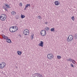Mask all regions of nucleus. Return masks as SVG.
Wrapping results in <instances>:
<instances>
[{
	"label": "nucleus",
	"mask_w": 77,
	"mask_h": 77,
	"mask_svg": "<svg viewBox=\"0 0 77 77\" xmlns=\"http://www.w3.org/2000/svg\"><path fill=\"white\" fill-rule=\"evenodd\" d=\"M7 17L6 14H2L0 16V19L2 21H5V20H6Z\"/></svg>",
	"instance_id": "1"
},
{
	"label": "nucleus",
	"mask_w": 77,
	"mask_h": 77,
	"mask_svg": "<svg viewBox=\"0 0 77 77\" xmlns=\"http://www.w3.org/2000/svg\"><path fill=\"white\" fill-rule=\"evenodd\" d=\"M73 36L72 35H70L67 38V41L69 42H71L73 39Z\"/></svg>",
	"instance_id": "2"
},
{
	"label": "nucleus",
	"mask_w": 77,
	"mask_h": 77,
	"mask_svg": "<svg viewBox=\"0 0 77 77\" xmlns=\"http://www.w3.org/2000/svg\"><path fill=\"white\" fill-rule=\"evenodd\" d=\"M23 33L24 35L26 36V35H29V30L27 29H26L24 30Z\"/></svg>",
	"instance_id": "3"
},
{
	"label": "nucleus",
	"mask_w": 77,
	"mask_h": 77,
	"mask_svg": "<svg viewBox=\"0 0 77 77\" xmlns=\"http://www.w3.org/2000/svg\"><path fill=\"white\" fill-rule=\"evenodd\" d=\"M47 57L48 59H52L53 58V55L52 54H49L48 55Z\"/></svg>",
	"instance_id": "4"
},
{
	"label": "nucleus",
	"mask_w": 77,
	"mask_h": 77,
	"mask_svg": "<svg viewBox=\"0 0 77 77\" xmlns=\"http://www.w3.org/2000/svg\"><path fill=\"white\" fill-rule=\"evenodd\" d=\"M41 35L43 36H44L46 35V31L45 30H42L40 32Z\"/></svg>",
	"instance_id": "5"
},
{
	"label": "nucleus",
	"mask_w": 77,
	"mask_h": 77,
	"mask_svg": "<svg viewBox=\"0 0 77 77\" xmlns=\"http://www.w3.org/2000/svg\"><path fill=\"white\" fill-rule=\"evenodd\" d=\"M5 66H6V63H5L4 62H2V64H0V69H2L4 67H5Z\"/></svg>",
	"instance_id": "6"
},
{
	"label": "nucleus",
	"mask_w": 77,
	"mask_h": 77,
	"mask_svg": "<svg viewBox=\"0 0 77 77\" xmlns=\"http://www.w3.org/2000/svg\"><path fill=\"white\" fill-rule=\"evenodd\" d=\"M14 26H11L9 29V31H10V32H13L14 33V32L13 30H14Z\"/></svg>",
	"instance_id": "7"
},
{
	"label": "nucleus",
	"mask_w": 77,
	"mask_h": 77,
	"mask_svg": "<svg viewBox=\"0 0 77 77\" xmlns=\"http://www.w3.org/2000/svg\"><path fill=\"white\" fill-rule=\"evenodd\" d=\"M2 36L3 39H4L7 40L8 38V37L7 36H5V35H4V34H2Z\"/></svg>",
	"instance_id": "8"
},
{
	"label": "nucleus",
	"mask_w": 77,
	"mask_h": 77,
	"mask_svg": "<svg viewBox=\"0 0 77 77\" xmlns=\"http://www.w3.org/2000/svg\"><path fill=\"white\" fill-rule=\"evenodd\" d=\"M14 27V32H15L18 29V27L17 26H13Z\"/></svg>",
	"instance_id": "9"
},
{
	"label": "nucleus",
	"mask_w": 77,
	"mask_h": 77,
	"mask_svg": "<svg viewBox=\"0 0 77 77\" xmlns=\"http://www.w3.org/2000/svg\"><path fill=\"white\" fill-rule=\"evenodd\" d=\"M43 44H44V42H43L41 41H40V43H39L38 44V45L39 46H41V47H42L44 46Z\"/></svg>",
	"instance_id": "10"
},
{
	"label": "nucleus",
	"mask_w": 77,
	"mask_h": 77,
	"mask_svg": "<svg viewBox=\"0 0 77 77\" xmlns=\"http://www.w3.org/2000/svg\"><path fill=\"white\" fill-rule=\"evenodd\" d=\"M54 3L56 6H59L60 5L59 2L57 1H55Z\"/></svg>",
	"instance_id": "11"
},
{
	"label": "nucleus",
	"mask_w": 77,
	"mask_h": 77,
	"mask_svg": "<svg viewBox=\"0 0 77 77\" xmlns=\"http://www.w3.org/2000/svg\"><path fill=\"white\" fill-rule=\"evenodd\" d=\"M29 7H30V4H27L26 5V7H25V8L24 9V11H26V9H27V8H28V7H29Z\"/></svg>",
	"instance_id": "12"
},
{
	"label": "nucleus",
	"mask_w": 77,
	"mask_h": 77,
	"mask_svg": "<svg viewBox=\"0 0 77 77\" xmlns=\"http://www.w3.org/2000/svg\"><path fill=\"white\" fill-rule=\"evenodd\" d=\"M6 41L7 42H8V43H11L12 42H11V40L10 39H8V38L6 40Z\"/></svg>",
	"instance_id": "13"
},
{
	"label": "nucleus",
	"mask_w": 77,
	"mask_h": 77,
	"mask_svg": "<svg viewBox=\"0 0 77 77\" xmlns=\"http://www.w3.org/2000/svg\"><path fill=\"white\" fill-rule=\"evenodd\" d=\"M11 15H16V14H17V13H16V12H15V11H12L11 12Z\"/></svg>",
	"instance_id": "14"
},
{
	"label": "nucleus",
	"mask_w": 77,
	"mask_h": 77,
	"mask_svg": "<svg viewBox=\"0 0 77 77\" xmlns=\"http://www.w3.org/2000/svg\"><path fill=\"white\" fill-rule=\"evenodd\" d=\"M5 5L6 6V7L7 8H9L10 9L11 8V7L7 4H5Z\"/></svg>",
	"instance_id": "15"
},
{
	"label": "nucleus",
	"mask_w": 77,
	"mask_h": 77,
	"mask_svg": "<svg viewBox=\"0 0 77 77\" xmlns=\"http://www.w3.org/2000/svg\"><path fill=\"white\" fill-rule=\"evenodd\" d=\"M17 54L18 55H21V52L18 51H17Z\"/></svg>",
	"instance_id": "16"
},
{
	"label": "nucleus",
	"mask_w": 77,
	"mask_h": 77,
	"mask_svg": "<svg viewBox=\"0 0 77 77\" xmlns=\"http://www.w3.org/2000/svg\"><path fill=\"white\" fill-rule=\"evenodd\" d=\"M34 36V34H32V35H31V38L32 39V40H33V36Z\"/></svg>",
	"instance_id": "17"
},
{
	"label": "nucleus",
	"mask_w": 77,
	"mask_h": 77,
	"mask_svg": "<svg viewBox=\"0 0 77 77\" xmlns=\"http://www.w3.org/2000/svg\"><path fill=\"white\" fill-rule=\"evenodd\" d=\"M49 28L48 27H46L45 28V29L46 30L48 31L49 30Z\"/></svg>",
	"instance_id": "18"
},
{
	"label": "nucleus",
	"mask_w": 77,
	"mask_h": 77,
	"mask_svg": "<svg viewBox=\"0 0 77 77\" xmlns=\"http://www.w3.org/2000/svg\"><path fill=\"white\" fill-rule=\"evenodd\" d=\"M51 32H54V31H55V30H54V28H51Z\"/></svg>",
	"instance_id": "19"
},
{
	"label": "nucleus",
	"mask_w": 77,
	"mask_h": 77,
	"mask_svg": "<svg viewBox=\"0 0 77 77\" xmlns=\"http://www.w3.org/2000/svg\"><path fill=\"white\" fill-rule=\"evenodd\" d=\"M57 59H61V56H60L58 55L57 56Z\"/></svg>",
	"instance_id": "20"
},
{
	"label": "nucleus",
	"mask_w": 77,
	"mask_h": 77,
	"mask_svg": "<svg viewBox=\"0 0 77 77\" xmlns=\"http://www.w3.org/2000/svg\"><path fill=\"white\" fill-rule=\"evenodd\" d=\"M39 19V20H41L42 19V18H41V17L40 16H38L37 17Z\"/></svg>",
	"instance_id": "21"
},
{
	"label": "nucleus",
	"mask_w": 77,
	"mask_h": 77,
	"mask_svg": "<svg viewBox=\"0 0 77 77\" xmlns=\"http://www.w3.org/2000/svg\"><path fill=\"white\" fill-rule=\"evenodd\" d=\"M74 38L76 39H77V34H76L74 36Z\"/></svg>",
	"instance_id": "22"
},
{
	"label": "nucleus",
	"mask_w": 77,
	"mask_h": 77,
	"mask_svg": "<svg viewBox=\"0 0 77 77\" xmlns=\"http://www.w3.org/2000/svg\"><path fill=\"white\" fill-rule=\"evenodd\" d=\"M25 17V16L24 15H23L22 14L21 15V18H24Z\"/></svg>",
	"instance_id": "23"
},
{
	"label": "nucleus",
	"mask_w": 77,
	"mask_h": 77,
	"mask_svg": "<svg viewBox=\"0 0 77 77\" xmlns=\"http://www.w3.org/2000/svg\"><path fill=\"white\" fill-rule=\"evenodd\" d=\"M71 19L73 20V21H74V16H73L71 17Z\"/></svg>",
	"instance_id": "24"
},
{
	"label": "nucleus",
	"mask_w": 77,
	"mask_h": 77,
	"mask_svg": "<svg viewBox=\"0 0 77 77\" xmlns=\"http://www.w3.org/2000/svg\"><path fill=\"white\" fill-rule=\"evenodd\" d=\"M4 9L6 11H8V9H7V8L6 7H4Z\"/></svg>",
	"instance_id": "25"
},
{
	"label": "nucleus",
	"mask_w": 77,
	"mask_h": 77,
	"mask_svg": "<svg viewBox=\"0 0 77 77\" xmlns=\"http://www.w3.org/2000/svg\"><path fill=\"white\" fill-rule=\"evenodd\" d=\"M72 62L73 63H75V61L74 60H73L72 61Z\"/></svg>",
	"instance_id": "26"
},
{
	"label": "nucleus",
	"mask_w": 77,
	"mask_h": 77,
	"mask_svg": "<svg viewBox=\"0 0 77 77\" xmlns=\"http://www.w3.org/2000/svg\"><path fill=\"white\" fill-rule=\"evenodd\" d=\"M69 61H70V62H72V59H71V58H69Z\"/></svg>",
	"instance_id": "27"
},
{
	"label": "nucleus",
	"mask_w": 77,
	"mask_h": 77,
	"mask_svg": "<svg viewBox=\"0 0 77 77\" xmlns=\"http://www.w3.org/2000/svg\"><path fill=\"white\" fill-rule=\"evenodd\" d=\"M71 66H72V67H74V66H73V64H72L71 63Z\"/></svg>",
	"instance_id": "28"
},
{
	"label": "nucleus",
	"mask_w": 77,
	"mask_h": 77,
	"mask_svg": "<svg viewBox=\"0 0 77 77\" xmlns=\"http://www.w3.org/2000/svg\"><path fill=\"white\" fill-rule=\"evenodd\" d=\"M22 5H23V4H22V3H20V6H22Z\"/></svg>",
	"instance_id": "29"
},
{
	"label": "nucleus",
	"mask_w": 77,
	"mask_h": 77,
	"mask_svg": "<svg viewBox=\"0 0 77 77\" xmlns=\"http://www.w3.org/2000/svg\"><path fill=\"white\" fill-rule=\"evenodd\" d=\"M48 23V22H45V24H47Z\"/></svg>",
	"instance_id": "30"
},
{
	"label": "nucleus",
	"mask_w": 77,
	"mask_h": 77,
	"mask_svg": "<svg viewBox=\"0 0 77 77\" xmlns=\"http://www.w3.org/2000/svg\"><path fill=\"white\" fill-rule=\"evenodd\" d=\"M13 31H14V29H13Z\"/></svg>",
	"instance_id": "31"
}]
</instances>
